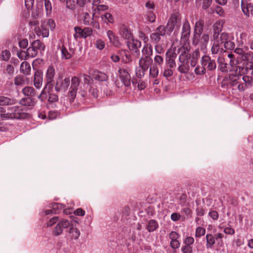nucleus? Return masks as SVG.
<instances>
[{
	"instance_id": "nucleus-63",
	"label": "nucleus",
	"mask_w": 253,
	"mask_h": 253,
	"mask_svg": "<svg viewBox=\"0 0 253 253\" xmlns=\"http://www.w3.org/2000/svg\"><path fill=\"white\" fill-rule=\"evenodd\" d=\"M92 33V29L91 28L87 27L84 29V38H85L90 36Z\"/></svg>"
},
{
	"instance_id": "nucleus-20",
	"label": "nucleus",
	"mask_w": 253,
	"mask_h": 253,
	"mask_svg": "<svg viewBox=\"0 0 253 253\" xmlns=\"http://www.w3.org/2000/svg\"><path fill=\"white\" fill-rule=\"evenodd\" d=\"M222 25L219 22H216L213 26V39L214 41L219 40L218 39L219 33L222 30Z\"/></svg>"
},
{
	"instance_id": "nucleus-22",
	"label": "nucleus",
	"mask_w": 253,
	"mask_h": 253,
	"mask_svg": "<svg viewBox=\"0 0 253 253\" xmlns=\"http://www.w3.org/2000/svg\"><path fill=\"white\" fill-rule=\"evenodd\" d=\"M107 36L109 39L110 42L116 47H118L121 45L118 37L115 36L114 33L110 30L107 32Z\"/></svg>"
},
{
	"instance_id": "nucleus-35",
	"label": "nucleus",
	"mask_w": 253,
	"mask_h": 253,
	"mask_svg": "<svg viewBox=\"0 0 253 253\" xmlns=\"http://www.w3.org/2000/svg\"><path fill=\"white\" fill-rule=\"evenodd\" d=\"M158 227L157 222L154 220H150L148 224L147 230L149 232H153Z\"/></svg>"
},
{
	"instance_id": "nucleus-59",
	"label": "nucleus",
	"mask_w": 253,
	"mask_h": 253,
	"mask_svg": "<svg viewBox=\"0 0 253 253\" xmlns=\"http://www.w3.org/2000/svg\"><path fill=\"white\" fill-rule=\"evenodd\" d=\"M17 56L19 58L21 59H27L29 58V57H28L27 51H25L23 50H20V51L18 52Z\"/></svg>"
},
{
	"instance_id": "nucleus-64",
	"label": "nucleus",
	"mask_w": 253,
	"mask_h": 253,
	"mask_svg": "<svg viewBox=\"0 0 253 253\" xmlns=\"http://www.w3.org/2000/svg\"><path fill=\"white\" fill-rule=\"evenodd\" d=\"M95 45L97 48L101 50L104 48L105 42L101 40H97L96 41Z\"/></svg>"
},
{
	"instance_id": "nucleus-15",
	"label": "nucleus",
	"mask_w": 253,
	"mask_h": 253,
	"mask_svg": "<svg viewBox=\"0 0 253 253\" xmlns=\"http://www.w3.org/2000/svg\"><path fill=\"white\" fill-rule=\"evenodd\" d=\"M152 63L153 60L151 57H141L139 61V66L140 68L144 69V70L147 71Z\"/></svg>"
},
{
	"instance_id": "nucleus-54",
	"label": "nucleus",
	"mask_w": 253,
	"mask_h": 253,
	"mask_svg": "<svg viewBox=\"0 0 253 253\" xmlns=\"http://www.w3.org/2000/svg\"><path fill=\"white\" fill-rule=\"evenodd\" d=\"M102 19H105V21L107 20L108 22L110 23H113L114 22V18L113 16L109 13H105L104 14H103L102 16Z\"/></svg>"
},
{
	"instance_id": "nucleus-52",
	"label": "nucleus",
	"mask_w": 253,
	"mask_h": 253,
	"mask_svg": "<svg viewBox=\"0 0 253 253\" xmlns=\"http://www.w3.org/2000/svg\"><path fill=\"white\" fill-rule=\"evenodd\" d=\"M205 229L201 227H198L196 229L195 235L197 237H200L201 236L205 235Z\"/></svg>"
},
{
	"instance_id": "nucleus-4",
	"label": "nucleus",
	"mask_w": 253,
	"mask_h": 253,
	"mask_svg": "<svg viewBox=\"0 0 253 253\" xmlns=\"http://www.w3.org/2000/svg\"><path fill=\"white\" fill-rule=\"evenodd\" d=\"M205 22L203 19H200L195 25L194 34L192 38V44L195 46L199 44L200 38L203 33Z\"/></svg>"
},
{
	"instance_id": "nucleus-17",
	"label": "nucleus",
	"mask_w": 253,
	"mask_h": 253,
	"mask_svg": "<svg viewBox=\"0 0 253 253\" xmlns=\"http://www.w3.org/2000/svg\"><path fill=\"white\" fill-rule=\"evenodd\" d=\"M120 34L121 37L127 40H131L133 38V35L131 31L125 25H123L120 29Z\"/></svg>"
},
{
	"instance_id": "nucleus-40",
	"label": "nucleus",
	"mask_w": 253,
	"mask_h": 253,
	"mask_svg": "<svg viewBox=\"0 0 253 253\" xmlns=\"http://www.w3.org/2000/svg\"><path fill=\"white\" fill-rule=\"evenodd\" d=\"M76 33L74 34V37L76 39L79 37L84 38V29L81 27L77 26L74 28Z\"/></svg>"
},
{
	"instance_id": "nucleus-62",
	"label": "nucleus",
	"mask_w": 253,
	"mask_h": 253,
	"mask_svg": "<svg viewBox=\"0 0 253 253\" xmlns=\"http://www.w3.org/2000/svg\"><path fill=\"white\" fill-rule=\"evenodd\" d=\"M241 58L243 61H249L252 60V56L250 53L244 52L241 55Z\"/></svg>"
},
{
	"instance_id": "nucleus-47",
	"label": "nucleus",
	"mask_w": 253,
	"mask_h": 253,
	"mask_svg": "<svg viewBox=\"0 0 253 253\" xmlns=\"http://www.w3.org/2000/svg\"><path fill=\"white\" fill-rule=\"evenodd\" d=\"M84 81L85 84L89 85L90 86L93 84L94 81L93 78H91L90 76L86 74H83Z\"/></svg>"
},
{
	"instance_id": "nucleus-29",
	"label": "nucleus",
	"mask_w": 253,
	"mask_h": 253,
	"mask_svg": "<svg viewBox=\"0 0 253 253\" xmlns=\"http://www.w3.org/2000/svg\"><path fill=\"white\" fill-rule=\"evenodd\" d=\"M70 229L69 233L71 234V237L73 239H77L80 235V231L77 228H74L73 224L70 223Z\"/></svg>"
},
{
	"instance_id": "nucleus-5",
	"label": "nucleus",
	"mask_w": 253,
	"mask_h": 253,
	"mask_svg": "<svg viewBox=\"0 0 253 253\" xmlns=\"http://www.w3.org/2000/svg\"><path fill=\"white\" fill-rule=\"evenodd\" d=\"M70 80L69 78H65L64 80L59 76L56 81L55 90L56 92L60 91H66L70 85Z\"/></svg>"
},
{
	"instance_id": "nucleus-24",
	"label": "nucleus",
	"mask_w": 253,
	"mask_h": 253,
	"mask_svg": "<svg viewBox=\"0 0 253 253\" xmlns=\"http://www.w3.org/2000/svg\"><path fill=\"white\" fill-rule=\"evenodd\" d=\"M23 93L28 97H32L36 95V91L31 86H26L22 89Z\"/></svg>"
},
{
	"instance_id": "nucleus-36",
	"label": "nucleus",
	"mask_w": 253,
	"mask_h": 253,
	"mask_svg": "<svg viewBox=\"0 0 253 253\" xmlns=\"http://www.w3.org/2000/svg\"><path fill=\"white\" fill-rule=\"evenodd\" d=\"M159 74V70L156 65H153L152 66L150 67L149 68V75L150 76L153 78H156Z\"/></svg>"
},
{
	"instance_id": "nucleus-49",
	"label": "nucleus",
	"mask_w": 253,
	"mask_h": 253,
	"mask_svg": "<svg viewBox=\"0 0 253 253\" xmlns=\"http://www.w3.org/2000/svg\"><path fill=\"white\" fill-rule=\"evenodd\" d=\"M41 29H42V36L43 38L47 37L49 35V30L47 28V25L44 24H42L41 25Z\"/></svg>"
},
{
	"instance_id": "nucleus-26",
	"label": "nucleus",
	"mask_w": 253,
	"mask_h": 253,
	"mask_svg": "<svg viewBox=\"0 0 253 253\" xmlns=\"http://www.w3.org/2000/svg\"><path fill=\"white\" fill-rule=\"evenodd\" d=\"M31 66L27 61L23 62L20 66V72L25 75H29L31 72Z\"/></svg>"
},
{
	"instance_id": "nucleus-34",
	"label": "nucleus",
	"mask_w": 253,
	"mask_h": 253,
	"mask_svg": "<svg viewBox=\"0 0 253 253\" xmlns=\"http://www.w3.org/2000/svg\"><path fill=\"white\" fill-rule=\"evenodd\" d=\"M61 57L62 59H70L72 55V54L68 52L66 48L62 45L61 48Z\"/></svg>"
},
{
	"instance_id": "nucleus-30",
	"label": "nucleus",
	"mask_w": 253,
	"mask_h": 253,
	"mask_svg": "<svg viewBox=\"0 0 253 253\" xmlns=\"http://www.w3.org/2000/svg\"><path fill=\"white\" fill-rule=\"evenodd\" d=\"M181 64L178 67V70L181 73H187L189 70V66L187 60H183V62H180Z\"/></svg>"
},
{
	"instance_id": "nucleus-6",
	"label": "nucleus",
	"mask_w": 253,
	"mask_h": 253,
	"mask_svg": "<svg viewBox=\"0 0 253 253\" xmlns=\"http://www.w3.org/2000/svg\"><path fill=\"white\" fill-rule=\"evenodd\" d=\"M131 40L132 42H130L129 41L126 42L127 46L131 53L137 58H138L140 56V51L139 49L141 47V42L137 40H134L132 39Z\"/></svg>"
},
{
	"instance_id": "nucleus-13",
	"label": "nucleus",
	"mask_w": 253,
	"mask_h": 253,
	"mask_svg": "<svg viewBox=\"0 0 253 253\" xmlns=\"http://www.w3.org/2000/svg\"><path fill=\"white\" fill-rule=\"evenodd\" d=\"M241 78L242 76H240L238 74L230 73L228 77H226L225 79L226 81L228 82L227 84L231 86H234L240 84Z\"/></svg>"
},
{
	"instance_id": "nucleus-12",
	"label": "nucleus",
	"mask_w": 253,
	"mask_h": 253,
	"mask_svg": "<svg viewBox=\"0 0 253 253\" xmlns=\"http://www.w3.org/2000/svg\"><path fill=\"white\" fill-rule=\"evenodd\" d=\"M252 78L249 76L242 77L240 83L238 85V88L240 91L244 90L251 85Z\"/></svg>"
},
{
	"instance_id": "nucleus-51",
	"label": "nucleus",
	"mask_w": 253,
	"mask_h": 253,
	"mask_svg": "<svg viewBox=\"0 0 253 253\" xmlns=\"http://www.w3.org/2000/svg\"><path fill=\"white\" fill-rule=\"evenodd\" d=\"M206 68L203 66L202 67L198 66L195 69V73L197 75L204 74L206 73Z\"/></svg>"
},
{
	"instance_id": "nucleus-7",
	"label": "nucleus",
	"mask_w": 253,
	"mask_h": 253,
	"mask_svg": "<svg viewBox=\"0 0 253 253\" xmlns=\"http://www.w3.org/2000/svg\"><path fill=\"white\" fill-rule=\"evenodd\" d=\"M177 54L175 50L171 48L169 49L166 53V61L170 68H173L176 67L175 59Z\"/></svg>"
},
{
	"instance_id": "nucleus-11",
	"label": "nucleus",
	"mask_w": 253,
	"mask_h": 253,
	"mask_svg": "<svg viewBox=\"0 0 253 253\" xmlns=\"http://www.w3.org/2000/svg\"><path fill=\"white\" fill-rule=\"evenodd\" d=\"M122 82L126 87L131 84V78L128 72L125 69H120L118 71Z\"/></svg>"
},
{
	"instance_id": "nucleus-27",
	"label": "nucleus",
	"mask_w": 253,
	"mask_h": 253,
	"mask_svg": "<svg viewBox=\"0 0 253 253\" xmlns=\"http://www.w3.org/2000/svg\"><path fill=\"white\" fill-rule=\"evenodd\" d=\"M236 69H234V67H233V70H235V73L238 74L240 76H242L244 74H248L249 72L248 71V68L246 66V65H243V66H237L235 67Z\"/></svg>"
},
{
	"instance_id": "nucleus-38",
	"label": "nucleus",
	"mask_w": 253,
	"mask_h": 253,
	"mask_svg": "<svg viewBox=\"0 0 253 253\" xmlns=\"http://www.w3.org/2000/svg\"><path fill=\"white\" fill-rule=\"evenodd\" d=\"M220 44L219 40L214 41L211 49V52L213 54H217L219 52L220 49Z\"/></svg>"
},
{
	"instance_id": "nucleus-25",
	"label": "nucleus",
	"mask_w": 253,
	"mask_h": 253,
	"mask_svg": "<svg viewBox=\"0 0 253 253\" xmlns=\"http://www.w3.org/2000/svg\"><path fill=\"white\" fill-rule=\"evenodd\" d=\"M209 40V37L208 34H204L201 36L199 40V44H200L202 49H206L207 43Z\"/></svg>"
},
{
	"instance_id": "nucleus-19",
	"label": "nucleus",
	"mask_w": 253,
	"mask_h": 253,
	"mask_svg": "<svg viewBox=\"0 0 253 253\" xmlns=\"http://www.w3.org/2000/svg\"><path fill=\"white\" fill-rule=\"evenodd\" d=\"M17 100L14 98H9L8 97L0 96V105H12L17 103Z\"/></svg>"
},
{
	"instance_id": "nucleus-31",
	"label": "nucleus",
	"mask_w": 253,
	"mask_h": 253,
	"mask_svg": "<svg viewBox=\"0 0 253 253\" xmlns=\"http://www.w3.org/2000/svg\"><path fill=\"white\" fill-rule=\"evenodd\" d=\"M49 91L50 90L48 89V86L45 85L41 94L38 96V99L42 102H44L47 97V92L49 93Z\"/></svg>"
},
{
	"instance_id": "nucleus-41",
	"label": "nucleus",
	"mask_w": 253,
	"mask_h": 253,
	"mask_svg": "<svg viewBox=\"0 0 253 253\" xmlns=\"http://www.w3.org/2000/svg\"><path fill=\"white\" fill-rule=\"evenodd\" d=\"M77 90L78 89L70 87L68 96L71 102H73L76 98Z\"/></svg>"
},
{
	"instance_id": "nucleus-42",
	"label": "nucleus",
	"mask_w": 253,
	"mask_h": 253,
	"mask_svg": "<svg viewBox=\"0 0 253 253\" xmlns=\"http://www.w3.org/2000/svg\"><path fill=\"white\" fill-rule=\"evenodd\" d=\"M80 83V80L79 78L76 76H74L71 79V85L70 87L78 89Z\"/></svg>"
},
{
	"instance_id": "nucleus-16",
	"label": "nucleus",
	"mask_w": 253,
	"mask_h": 253,
	"mask_svg": "<svg viewBox=\"0 0 253 253\" xmlns=\"http://www.w3.org/2000/svg\"><path fill=\"white\" fill-rule=\"evenodd\" d=\"M34 86L39 89L42 84V73L41 71H37L34 74Z\"/></svg>"
},
{
	"instance_id": "nucleus-53",
	"label": "nucleus",
	"mask_w": 253,
	"mask_h": 253,
	"mask_svg": "<svg viewBox=\"0 0 253 253\" xmlns=\"http://www.w3.org/2000/svg\"><path fill=\"white\" fill-rule=\"evenodd\" d=\"M228 35L226 33H222L220 34V39L219 40V43L222 44L225 43L228 40Z\"/></svg>"
},
{
	"instance_id": "nucleus-48",
	"label": "nucleus",
	"mask_w": 253,
	"mask_h": 253,
	"mask_svg": "<svg viewBox=\"0 0 253 253\" xmlns=\"http://www.w3.org/2000/svg\"><path fill=\"white\" fill-rule=\"evenodd\" d=\"M48 102L50 103L56 102L58 100V96L57 94L53 93H49Z\"/></svg>"
},
{
	"instance_id": "nucleus-21",
	"label": "nucleus",
	"mask_w": 253,
	"mask_h": 253,
	"mask_svg": "<svg viewBox=\"0 0 253 253\" xmlns=\"http://www.w3.org/2000/svg\"><path fill=\"white\" fill-rule=\"evenodd\" d=\"M142 53L143 54L142 57H151L153 54V47L151 44H145L142 49Z\"/></svg>"
},
{
	"instance_id": "nucleus-37",
	"label": "nucleus",
	"mask_w": 253,
	"mask_h": 253,
	"mask_svg": "<svg viewBox=\"0 0 253 253\" xmlns=\"http://www.w3.org/2000/svg\"><path fill=\"white\" fill-rule=\"evenodd\" d=\"M156 32L161 36H164L166 34H168L167 25H160L156 29Z\"/></svg>"
},
{
	"instance_id": "nucleus-32",
	"label": "nucleus",
	"mask_w": 253,
	"mask_h": 253,
	"mask_svg": "<svg viewBox=\"0 0 253 253\" xmlns=\"http://www.w3.org/2000/svg\"><path fill=\"white\" fill-rule=\"evenodd\" d=\"M207 248H211L215 243V239L212 234H209L206 235Z\"/></svg>"
},
{
	"instance_id": "nucleus-18",
	"label": "nucleus",
	"mask_w": 253,
	"mask_h": 253,
	"mask_svg": "<svg viewBox=\"0 0 253 253\" xmlns=\"http://www.w3.org/2000/svg\"><path fill=\"white\" fill-rule=\"evenodd\" d=\"M218 67L220 71L222 72H228V71H231L232 69L230 68V65L226 62L225 59L222 57H219L217 58Z\"/></svg>"
},
{
	"instance_id": "nucleus-43",
	"label": "nucleus",
	"mask_w": 253,
	"mask_h": 253,
	"mask_svg": "<svg viewBox=\"0 0 253 253\" xmlns=\"http://www.w3.org/2000/svg\"><path fill=\"white\" fill-rule=\"evenodd\" d=\"M66 7L70 9L73 10L76 8L78 4L77 0H68L66 2Z\"/></svg>"
},
{
	"instance_id": "nucleus-60",
	"label": "nucleus",
	"mask_w": 253,
	"mask_h": 253,
	"mask_svg": "<svg viewBox=\"0 0 253 253\" xmlns=\"http://www.w3.org/2000/svg\"><path fill=\"white\" fill-rule=\"evenodd\" d=\"M90 2V0H77L78 5L83 8L86 6L87 4Z\"/></svg>"
},
{
	"instance_id": "nucleus-28",
	"label": "nucleus",
	"mask_w": 253,
	"mask_h": 253,
	"mask_svg": "<svg viewBox=\"0 0 253 253\" xmlns=\"http://www.w3.org/2000/svg\"><path fill=\"white\" fill-rule=\"evenodd\" d=\"M179 50L181 51L179 56V62H183V60H188L190 57V55L188 53V50H186L184 47L180 48Z\"/></svg>"
},
{
	"instance_id": "nucleus-3",
	"label": "nucleus",
	"mask_w": 253,
	"mask_h": 253,
	"mask_svg": "<svg viewBox=\"0 0 253 253\" xmlns=\"http://www.w3.org/2000/svg\"><path fill=\"white\" fill-rule=\"evenodd\" d=\"M181 25V18L178 13L172 14L170 17L167 24L168 35H169L174 28L179 29Z\"/></svg>"
},
{
	"instance_id": "nucleus-33",
	"label": "nucleus",
	"mask_w": 253,
	"mask_h": 253,
	"mask_svg": "<svg viewBox=\"0 0 253 253\" xmlns=\"http://www.w3.org/2000/svg\"><path fill=\"white\" fill-rule=\"evenodd\" d=\"M31 45L34 47L37 50H40L41 51H43L45 49L44 44L41 42L40 40H36L34 41Z\"/></svg>"
},
{
	"instance_id": "nucleus-39",
	"label": "nucleus",
	"mask_w": 253,
	"mask_h": 253,
	"mask_svg": "<svg viewBox=\"0 0 253 253\" xmlns=\"http://www.w3.org/2000/svg\"><path fill=\"white\" fill-rule=\"evenodd\" d=\"M27 52L28 54V57H34L37 56L38 54V50L34 48V46L31 45L27 49Z\"/></svg>"
},
{
	"instance_id": "nucleus-46",
	"label": "nucleus",
	"mask_w": 253,
	"mask_h": 253,
	"mask_svg": "<svg viewBox=\"0 0 253 253\" xmlns=\"http://www.w3.org/2000/svg\"><path fill=\"white\" fill-rule=\"evenodd\" d=\"M161 36L159 35L156 32L155 33H153L150 35V39L152 42H154L156 43H158L160 42L161 39Z\"/></svg>"
},
{
	"instance_id": "nucleus-44",
	"label": "nucleus",
	"mask_w": 253,
	"mask_h": 253,
	"mask_svg": "<svg viewBox=\"0 0 253 253\" xmlns=\"http://www.w3.org/2000/svg\"><path fill=\"white\" fill-rule=\"evenodd\" d=\"M25 80L23 76L19 75L14 79V84L16 85H21L24 84Z\"/></svg>"
},
{
	"instance_id": "nucleus-50",
	"label": "nucleus",
	"mask_w": 253,
	"mask_h": 253,
	"mask_svg": "<svg viewBox=\"0 0 253 253\" xmlns=\"http://www.w3.org/2000/svg\"><path fill=\"white\" fill-rule=\"evenodd\" d=\"M235 43L231 41H228L224 43V48L228 50H232L235 47Z\"/></svg>"
},
{
	"instance_id": "nucleus-2",
	"label": "nucleus",
	"mask_w": 253,
	"mask_h": 253,
	"mask_svg": "<svg viewBox=\"0 0 253 253\" xmlns=\"http://www.w3.org/2000/svg\"><path fill=\"white\" fill-rule=\"evenodd\" d=\"M8 119H24L29 118L30 115L23 112L19 106H14L7 109Z\"/></svg>"
},
{
	"instance_id": "nucleus-8",
	"label": "nucleus",
	"mask_w": 253,
	"mask_h": 253,
	"mask_svg": "<svg viewBox=\"0 0 253 253\" xmlns=\"http://www.w3.org/2000/svg\"><path fill=\"white\" fill-rule=\"evenodd\" d=\"M55 69L52 66H49L46 73V84L48 86L49 90L52 89L53 86V79L55 76Z\"/></svg>"
},
{
	"instance_id": "nucleus-1",
	"label": "nucleus",
	"mask_w": 253,
	"mask_h": 253,
	"mask_svg": "<svg viewBox=\"0 0 253 253\" xmlns=\"http://www.w3.org/2000/svg\"><path fill=\"white\" fill-rule=\"evenodd\" d=\"M90 75L93 79L98 81L100 82H104L105 84H101V89L106 93V94L110 95L111 89L107 88L108 82V76L105 73L100 72L97 70H94L92 73H90Z\"/></svg>"
},
{
	"instance_id": "nucleus-10",
	"label": "nucleus",
	"mask_w": 253,
	"mask_h": 253,
	"mask_svg": "<svg viewBox=\"0 0 253 253\" xmlns=\"http://www.w3.org/2000/svg\"><path fill=\"white\" fill-rule=\"evenodd\" d=\"M70 226V222L67 219H63L56 225L53 230V234L55 236H59L63 233V229L67 228Z\"/></svg>"
},
{
	"instance_id": "nucleus-61",
	"label": "nucleus",
	"mask_w": 253,
	"mask_h": 253,
	"mask_svg": "<svg viewBox=\"0 0 253 253\" xmlns=\"http://www.w3.org/2000/svg\"><path fill=\"white\" fill-rule=\"evenodd\" d=\"M155 52L159 54H163L164 53V48L161 45L159 44H157L155 45Z\"/></svg>"
},
{
	"instance_id": "nucleus-58",
	"label": "nucleus",
	"mask_w": 253,
	"mask_h": 253,
	"mask_svg": "<svg viewBox=\"0 0 253 253\" xmlns=\"http://www.w3.org/2000/svg\"><path fill=\"white\" fill-rule=\"evenodd\" d=\"M1 57L2 60L8 61L10 57V52L9 50H5L2 52Z\"/></svg>"
},
{
	"instance_id": "nucleus-14",
	"label": "nucleus",
	"mask_w": 253,
	"mask_h": 253,
	"mask_svg": "<svg viewBox=\"0 0 253 253\" xmlns=\"http://www.w3.org/2000/svg\"><path fill=\"white\" fill-rule=\"evenodd\" d=\"M191 32L190 26L187 20H186L183 23L181 34V39L187 41L190 36Z\"/></svg>"
},
{
	"instance_id": "nucleus-45",
	"label": "nucleus",
	"mask_w": 253,
	"mask_h": 253,
	"mask_svg": "<svg viewBox=\"0 0 253 253\" xmlns=\"http://www.w3.org/2000/svg\"><path fill=\"white\" fill-rule=\"evenodd\" d=\"M154 63L155 65H158V66H162L164 62V58L160 55H157L154 57Z\"/></svg>"
},
{
	"instance_id": "nucleus-55",
	"label": "nucleus",
	"mask_w": 253,
	"mask_h": 253,
	"mask_svg": "<svg viewBox=\"0 0 253 253\" xmlns=\"http://www.w3.org/2000/svg\"><path fill=\"white\" fill-rule=\"evenodd\" d=\"M89 92L95 98H97L98 96V91L96 87H94L93 85L90 86Z\"/></svg>"
},
{
	"instance_id": "nucleus-23",
	"label": "nucleus",
	"mask_w": 253,
	"mask_h": 253,
	"mask_svg": "<svg viewBox=\"0 0 253 253\" xmlns=\"http://www.w3.org/2000/svg\"><path fill=\"white\" fill-rule=\"evenodd\" d=\"M19 103L25 106L32 107L36 104L35 99L32 97H26L22 98Z\"/></svg>"
},
{
	"instance_id": "nucleus-9",
	"label": "nucleus",
	"mask_w": 253,
	"mask_h": 253,
	"mask_svg": "<svg viewBox=\"0 0 253 253\" xmlns=\"http://www.w3.org/2000/svg\"><path fill=\"white\" fill-rule=\"evenodd\" d=\"M202 65L208 71H213L216 69V64L214 59H211L208 55H204L202 58Z\"/></svg>"
},
{
	"instance_id": "nucleus-56",
	"label": "nucleus",
	"mask_w": 253,
	"mask_h": 253,
	"mask_svg": "<svg viewBox=\"0 0 253 253\" xmlns=\"http://www.w3.org/2000/svg\"><path fill=\"white\" fill-rule=\"evenodd\" d=\"M7 110H6L3 107H0V117L2 118V120L8 119V116H7Z\"/></svg>"
},
{
	"instance_id": "nucleus-57",
	"label": "nucleus",
	"mask_w": 253,
	"mask_h": 253,
	"mask_svg": "<svg viewBox=\"0 0 253 253\" xmlns=\"http://www.w3.org/2000/svg\"><path fill=\"white\" fill-rule=\"evenodd\" d=\"M147 70H144V69L140 68L139 69H136L135 71V75L138 78H142Z\"/></svg>"
}]
</instances>
